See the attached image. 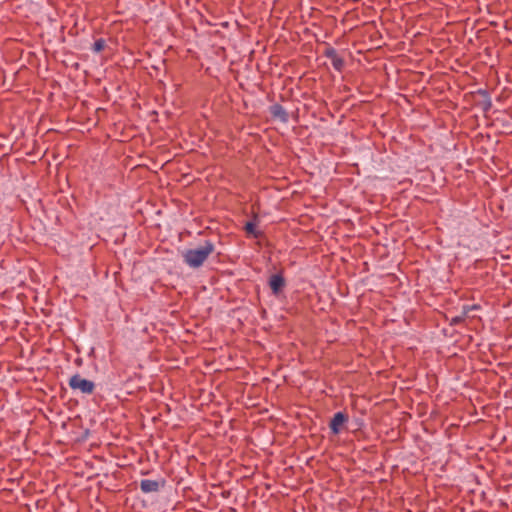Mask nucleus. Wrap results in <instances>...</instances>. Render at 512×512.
Instances as JSON below:
<instances>
[{
    "mask_svg": "<svg viewBox=\"0 0 512 512\" xmlns=\"http://www.w3.org/2000/svg\"><path fill=\"white\" fill-rule=\"evenodd\" d=\"M214 251V243L211 240H205L202 245L185 250L182 254L183 262L190 268H199Z\"/></svg>",
    "mask_w": 512,
    "mask_h": 512,
    "instance_id": "f257e3e1",
    "label": "nucleus"
},
{
    "mask_svg": "<svg viewBox=\"0 0 512 512\" xmlns=\"http://www.w3.org/2000/svg\"><path fill=\"white\" fill-rule=\"evenodd\" d=\"M68 384L72 390H79L83 394H92L95 389L94 382L82 378L79 374L73 375Z\"/></svg>",
    "mask_w": 512,
    "mask_h": 512,
    "instance_id": "f03ea898",
    "label": "nucleus"
},
{
    "mask_svg": "<svg viewBox=\"0 0 512 512\" xmlns=\"http://www.w3.org/2000/svg\"><path fill=\"white\" fill-rule=\"evenodd\" d=\"M165 485L164 479L152 480L142 479L140 482V489L143 493H155L158 492Z\"/></svg>",
    "mask_w": 512,
    "mask_h": 512,
    "instance_id": "423d86ee",
    "label": "nucleus"
},
{
    "mask_svg": "<svg viewBox=\"0 0 512 512\" xmlns=\"http://www.w3.org/2000/svg\"><path fill=\"white\" fill-rule=\"evenodd\" d=\"M479 309H481V306L479 304L463 305L462 312L465 313L466 317H468L471 311Z\"/></svg>",
    "mask_w": 512,
    "mask_h": 512,
    "instance_id": "9d476101",
    "label": "nucleus"
},
{
    "mask_svg": "<svg viewBox=\"0 0 512 512\" xmlns=\"http://www.w3.org/2000/svg\"><path fill=\"white\" fill-rule=\"evenodd\" d=\"M479 93H481V94H483V95L487 96V92H486L485 90H480V91H479Z\"/></svg>",
    "mask_w": 512,
    "mask_h": 512,
    "instance_id": "ddd939ff",
    "label": "nucleus"
},
{
    "mask_svg": "<svg viewBox=\"0 0 512 512\" xmlns=\"http://www.w3.org/2000/svg\"><path fill=\"white\" fill-rule=\"evenodd\" d=\"M273 295L278 296L286 286V280L282 273L272 274L268 281Z\"/></svg>",
    "mask_w": 512,
    "mask_h": 512,
    "instance_id": "39448f33",
    "label": "nucleus"
},
{
    "mask_svg": "<svg viewBox=\"0 0 512 512\" xmlns=\"http://www.w3.org/2000/svg\"><path fill=\"white\" fill-rule=\"evenodd\" d=\"M106 46V41L103 38L97 39L92 45V51L95 53H99L104 50Z\"/></svg>",
    "mask_w": 512,
    "mask_h": 512,
    "instance_id": "1a4fd4ad",
    "label": "nucleus"
},
{
    "mask_svg": "<svg viewBox=\"0 0 512 512\" xmlns=\"http://www.w3.org/2000/svg\"><path fill=\"white\" fill-rule=\"evenodd\" d=\"M349 420L348 414L344 411H338L332 417L329 428L334 435H338L342 429L343 425L347 423Z\"/></svg>",
    "mask_w": 512,
    "mask_h": 512,
    "instance_id": "20e7f679",
    "label": "nucleus"
},
{
    "mask_svg": "<svg viewBox=\"0 0 512 512\" xmlns=\"http://www.w3.org/2000/svg\"><path fill=\"white\" fill-rule=\"evenodd\" d=\"M491 105V101L488 99L483 106L484 111H488L491 108Z\"/></svg>",
    "mask_w": 512,
    "mask_h": 512,
    "instance_id": "f8f14e48",
    "label": "nucleus"
},
{
    "mask_svg": "<svg viewBox=\"0 0 512 512\" xmlns=\"http://www.w3.org/2000/svg\"><path fill=\"white\" fill-rule=\"evenodd\" d=\"M323 56L331 60V64L336 71L341 72L344 69V58L341 57L337 50L328 43H326Z\"/></svg>",
    "mask_w": 512,
    "mask_h": 512,
    "instance_id": "7ed1b4c3",
    "label": "nucleus"
},
{
    "mask_svg": "<svg viewBox=\"0 0 512 512\" xmlns=\"http://www.w3.org/2000/svg\"><path fill=\"white\" fill-rule=\"evenodd\" d=\"M465 319H466V315H465V313H463L461 311V313L459 315L451 318L450 324L451 325H459V324L463 323Z\"/></svg>",
    "mask_w": 512,
    "mask_h": 512,
    "instance_id": "9b49d317",
    "label": "nucleus"
},
{
    "mask_svg": "<svg viewBox=\"0 0 512 512\" xmlns=\"http://www.w3.org/2000/svg\"><path fill=\"white\" fill-rule=\"evenodd\" d=\"M269 113L273 119H277L282 123L289 121V114L286 109L279 103H275L269 107Z\"/></svg>",
    "mask_w": 512,
    "mask_h": 512,
    "instance_id": "0eeeda50",
    "label": "nucleus"
},
{
    "mask_svg": "<svg viewBox=\"0 0 512 512\" xmlns=\"http://www.w3.org/2000/svg\"><path fill=\"white\" fill-rule=\"evenodd\" d=\"M254 221H248L245 226L244 230L247 234L252 235L254 238H259L262 236V232L256 228V221H258V215L255 214L253 217Z\"/></svg>",
    "mask_w": 512,
    "mask_h": 512,
    "instance_id": "6e6552de",
    "label": "nucleus"
}]
</instances>
